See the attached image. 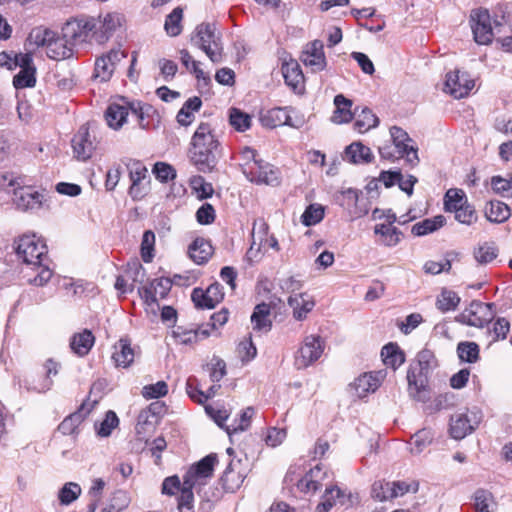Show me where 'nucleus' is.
<instances>
[{"mask_svg":"<svg viewBox=\"0 0 512 512\" xmlns=\"http://www.w3.org/2000/svg\"><path fill=\"white\" fill-rule=\"evenodd\" d=\"M17 256L37 271L31 280L36 286L45 285L52 277V269L48 265V250L45 242L35 234L23 235L19 238L16 247Z\"/></svg>","mask_w":512,"mask_h":512,"instance_id":"f257e3e1","label":"nucleus"},{"mask_svg":"<svg viewBox=\"0 0 512 512\" xmlns=\"http://www.w3.org/2000/svg\"><path fill=\"white\" fill-rule=\"evenodd\" d=\"M218 458L211 453L192 465L183 476L181 495L178 497V512H193V489L207 484L212 478Z\"/></svg>","mask_w":512,"mask_h":512,"instance_id":"f03ea898","label":"nucleus"},{"mask_svg":"<svg viewBox=\"0 0 512 512\" xmlns=\"http://www.w3.org/2000/svg\"><path fill=\"white\" fill-rule=\"evenodd\" d=\"M219 142L208 123H200L191 139L189 150L192 164L200 172H210L216 165L215 152Z\"/></svg>","mask_w":512,"mask_h":512,"instance_id":"7ed1b4c3","label":"nucleus"},{"mask_svg":"<svg viewBox=\"0 0 512 512\" xmlns=\"http://www.w3.org/2000/svg\"><path fill=\"white\" fill-rule=\"evenodd\" d=\"M0 186L12 194V201L19 210H36L42 205V194L31 185H26L25 179L13 172H6L1 176Z\"/></svg>","mask_w":512,"mask_h":512,"instance_id":"20e7f679","label":"nucleus"},{"mask_svg":"<svg viewBox=\"0 0 512 512\" xmlns=\"http://www.w3.org/2000/svg\"><path fill=\"white\" fill-rule=\"evenodd\" d=\"M469 23L476 43L488 45L492 42L496 33H502L505 26V16L492 17L489 10L483 7L472 9Z\"/></svg>","mask_w":512,"mask_h":512,"instance_id":"39448f33","label":"nucleus"},{"mask_svg":"<svg viewBox=\"0 0 512 512\" xmlns=\"http://www.w3.org/2000/svg\"><path fill=\"white\" fill-rule=\"evenodd\" d=\"M191 44L202 50L213 63L223 60L221 34L213 23H201L191 35Z\"/></svg>","mask_w":512,"mask_h":512,"instance_id":"423d86ee","label":"nucleus"},{"mask_svg":"<svg viewBox=\"0 0 512 512\" xmlns=\"http://www.w3.org/2000/svg\"><path fill=\"white\" fill-rule=\"evenodd\" d=\"M434 356L429 350L420 351L407 371L408 390L411 396L420 400L428 390V375Z\"/></svg>","mask_w":512,"mask_h":512,"instance_id":"0eeeda50","label":"nucleus"},{"mask_svg":"<svg viewBox=\"0 0 512 512\" xmlns=\"http://www.w3.org/2000/svg\"><path fill=\"white\" fill-rule=\"evenodd\" d=\"M122 163L128 170L130 186L128 194L134 201H140L150 192L151 178L145 164L137 159L123 158Z\"/></svg>","mask_w":512,"mask_h":512,"instance_id":"6e6552de","label":"nucleus"},{"mask_svg":"<svg viewBox=\"0 0 512 512\" xmlns=\"http://www.w3.org/2000/svg\"><path fill=\"white\" fill-rule=\"evenodd\" d=\"M97 19L81 17L67 21L62 31L63 36L73 44H82L94 40L96 42Z\"/></svg>","mask_w":512,"mask_h":512,"instance_id":"1a4fd4ad","label":"nucleus"},{"mask_svg":"<svg viewBox=\"0 0 512 512\" xmlns=\"http://www.w3.org/2000/svg\"><path fill=\"white\" fill-rule=\"evenodd\" d=\"M294 476L295 471L291 467L286 474L285 481L290 483L296 481L297 489L305 495H313L324 485V481L329 478L328 472L319 464L311 468L299 479H296Z\"/></svg>","mask_w":512,"mask_h":512,"instance_id":"9d476101","label":"nucleus"},{"mask_svg":"<svg viewBox=\"0 0 512 512\" xmlns=\"http://www.w3.org/2000/svg\"><path fill=\"white\" fill-rule=\"evenodd\" d=\"M126 57L127 53L119 47L112 48L96 57L91 76L92 80L98 83L108 82L112 78L119 62Z\"/></svg>","mask_w":512,"mask_h":512,"instance_id":"9b49d317","label":"nucleus"},{"mask_svg":"<svg viewBox=\"0 0 512 512\" xmlns=\"http://www.w3.org/2000/svg\"><path fill=\"white\" fill-rule=\"evenodd\" d=\"M131 113L135 116L139 125L144 128L146 125L143 123V108L140 103H111L106 112L105 118L109 127L117 130L126 122L127 116Z\"/></svg>","mask_w":512,"mask_h":512,"instance_id":"f8f14e48","label":"nucleus"},{"mask_svg":"<svg viewBox=\"0 0 512 512\" xmlns=\"http://www.w3.org/2000/svg\"><path fill=\"white\" fill-rule=\"evenodd\" d=\"M494 318V304L472 301L458 317L457 321L473 327L482 328Z\"/></svg>","mask_w":512,"mask_h":512,"instance_id":"ddd939ff","label":"nucleus"},{"mask_svg":"<svg viewBox=\"0 0 512 512\" xmlns=\"http://www.w3.org/2000/svg\"><path fill=\"white\" fill-rule=\"evenodd\" d=\"M325 341L319 335H308L303 342L296 356V364L299 368H306L316 362L323 354Z\"/></svg>","mask_w":512,"mask_h":512,"instance_id":"4468645a","label":"nucleus"},{"mask_svg":"<svg viewBox=\"0 0 512 512\" xmlns=\"http://www.w3.org/2000/svg\"><path fill=\"white\" fill-rule=\"evenodd\" d=\"M474 85V80L467 72L455 69L446 74L445 91L456 99L466 97Z\"/></svg>","mask_w":512,"mask_h":512,"instance_id":"2eb2a0df","label":"nucleus"},{"mask_svg":"<svg viewBox=\"0 0 512 512\" xmlns=\"http://www.w3.org/2000/svg\"><path fill=\"white\" fill-rule=\"evenodd\" d=\"M60 364L49 359L45 362L41 375H30L24 380L27 390L43 393L53 385L52 376H56L59 371Z\"/></svg>","mask_w":512,"mask_h":512,"instance_id":"dca6fc26","label":"nucleus"},{"mask_svg":"<svg viewBox=\"0 0 512 512\" xmlns=\"http://www.w3.org/2000/svg\"><path fill=\"white\" fill-rule=\"evenodd\" d=\"M245 166V176L251 182L257 184L277 185L279 183V171L268 162L259 160L252 167Z\"/></svg>","mask_w":512,"mask_h":512,"instance_id":"f3484780","label":"nucleus"},{"mask_svg":"<svg viewBox=\"0 0 512 512\" xmlns=\"http://www.w3.org/2000/svg\"><path fill=\"white\" fill-rule=\"evenodd\" d=\"M479 422L480 417L474 412L454 414L450 419V435L457 440L463 439L474 431Z\"/></svg>","mask_w":512,"mask_h":512,"instance_id":"a211bd4d","label":"nucleus"},{"mask_svg":"<svg viewBox=\"0 0 512 512\" xmlns=\"http://www.w3.org/2000/svg\"><path fill=\"white\" fill-rule=\"evenodd\" d=\"M191 298L197 308L213 309L224 299L223 287L220 283L214 282L206 290L195 288Z\"/></svg>","mask_w":512,"mask_h":512,"instance_id":"6ab92c4d","label":"nucleus"},{"mask_svg":"<svg viewBox=\"0 0 512 512\" xmlns=\"http://www.w3.org/2000/svg\"><path fill=\"white\" fill-rule=\"evenodd\" d=\"M17 67L20 71L13 77V86L16 89L32 88L36 85V67L31 53H24L18 59Z\"/></svg>","mask_w":512,"mask_h":512,"instance_id":"aec40b11","label":"nucleus"},{"mask_svg":"<svg viewBox=\"0 0 512 512\" xmlns=\"http://www.w3.org/2000/svg\"><path fill=\"white\" fill-rule=\"evenodd\" d=\"M390 136L396 151L404 154L406 162L411 166L417 165L419 162L417 148L409 144L412 139L408 133L398 126H393L390 128Z\"/></svg>","mask_w":512,"mask_h":512,"instance_id":"412c9836","label":"nucleus"},{"mask_svg":"<svg viewBox=\"0 0 512 512\" xmlns=\"http://www.w3.org/2000/svg\"><path fill=\"white\" fill-rule=\"evenodd\" d=\"M301 60L312 72H320L326 68L327 61L324 53V44L321 40H314L306 44Z\"/></svg>","mask_w":512,"mask_h":512,"instance_id":"4be33fe9","label":"nucleus"},{"mask_svg":"<svg viewBox=\"0 0 512 512\" xmlns=\"http://www.w3.org/2000/svg\"><path fill=\"white\" fill-rule=\"evenodd\" d=\"M125 18L118 12H109L97 20L96 42L105 43L122 26Z\"/></svg>","mask_w":512,"mask_h":512,"instance_id":"5701e85b","label":"nucleus"},{"mask_svg":"<svg viewBox=\"0 0 512 512\" xmlns=\"http://www.w3.org/2000/svg\"><path fill=\"white\" fill-rule=\"evenodd\" d=\"M260 121L264 127L276 128L279 126H289L299 128L300 123L292 121L290 109L288 107H274L261 114Z\"/></svg>","mask_w":512,"mask_h":512,"instance_id":"b1692460","label":"nucleus"},{"mask_svg":"<svg viewBox=\"0 0 512 512\" xmlns=\"http://www.w3.org/2000/svg\"><path fill=\"white\" fill-rule=\"evenodd\" d=\"M172 287V281L169 278L161 277L153 280L149 285L139 290L141 297L149 305L154 304L158 299L165 298Z\"/></svg>","mask_w":512,"mask_h":512,"instance_id":"393cba45","label":"nucleus"},{"mask_svg":"<svg viewBox=\"0 0 512 512\" xmlns=\"http://www.w3.org/2000/svg\"><path fill=\"white\" fill-rule=\"evenodd\" d=\"M72 148L77 159L85 161L89 159L95 150V144L88 129L80 127L72 138Z\"/></svg>","mask_w":512,"mask_h":512,"instance_id":"a878e982","label":"nucleus"},{"mask_svg":"<svg viewBox=\"0 0 512 512\" xmlns=\"http://www.w3.org/2000/svg\"><path fill=\"white\" fill-rule=\"evenodd\" d=\"M144 274L140 263L134 262L128 264L123 275H119L115 281V289L121 294H127L133 291L136 282L140 281L139 275Z\"/></svg>","mask_w":512,"mask_h":512,"instance_id":"bb28decb","label":"nucleus"},{"mask_svg":"<svg viewBox=\"0 0 512 512\" xmlns=\"http://www.w3.org/2000/svg\"><path fill=\"white\" fill-rule=\"evenodd\" d=\"M281 70L285 84L300 93L304 89V75L299 63L296 60L285 61Z\"/></svg>","mask_w":512,"mask_h":512,"instance_id":"cd10ccee","label":"nucleus"},{"mask_svg":"<svg viewBox=\"0 0 512 512\" xmlns=\"http://www.w3.org/2000/svg\"><path fill=\"white\" fill-rule=\"evenodd\" d=\"M384 378L382 371L368 372L360 375L354 382V388L360 398L375 392Z\"/></svg>","mask_w":512,"mask_h":512,"instance_id":"c85d7f7f","label":"nucleus"},{"mask_svg":"<svg viewBox=\"0 0 512 512\" xmlns=\"http://www.w3.org/2000/svg\"><path fill=\"white\" fill-rule=\"evenodd\" d=\"M112 359L116 367L128 368L134 361L135 351L128 338H121L114 345Z\"/></svg>","mask_w":512,"mask_h":512,"instance_id":"c756f323","label":"nucleus"},{"mask_svg":"<svg viewBox=\"0 0 512 512\" xmlns=\"http://www.w3.org/2000/svg\"><path fill=\"white\" fill-rule=\"evenodd\" d=\"M288 305L293 309V316L297 320H303L315 306L314 300L306 293L290 295Z\"/></svg>","mask_w":512,"mask_h":512,"instance_id":"7c9ffc66","label":"nucleus"},{"mask_svg":"<svg viewBox=\"0 0 512 512\" xmlns=\"http://www.w3.org/2000/svg\"><path fill=\"white\" fill-rule=\"evenodd\" d=\"M237 465L239 462L231 461L221 477L222 486L227 492L233 493L238 490L246 478L245 471L236 470Z\"/></svg>","mask_w":512,"mask_h":512,"instance_id":"2f4dec72","label":"nucleus"},{"mask_svg":"<svg viewBox=\"0 0 512 512\" xmlns=\"http://www.w3.org/2000/svg\"><path fill=\"white\" fill-rule=\"evenodd\" d=\"M188 254L194 263L203 265L208 262L213 255V247L208 240L204 238H196L190 244Z\"/></svg>","mask_w":512,"mask_h":512,"instance_id":"473e14b6","label":"nucleus"},{"mask_svg":"<svg viewBox=\"0 0 512 512\" xmlns=\"http://www.w3.org/2000/svg\"><path fill=\"white\" fill-rule=\"evenodd\" d=\"M86 405V403H83L77 411L65 417L64 420L59 424L58 430L63 435H72L77 433L80 424L91 410L90 408H86Z\"/></svg>","mask_w":512,"mask_h":512,"instance_id":"72a5a7b5","label":"nucleus"},{"mask_svg":"<svg viewBox=\"0 0 512 512\" xmlns=\"http://www.w3.org/2000/svg\"><path fill=\"white\" fill-rule=\"evenodd\" d=\"M71 41L68 38L58 37L57 34L49 43L47 48V56L54 60L68 59L73 56L74 51Z\"/></svg>","mask_w":512,"mask_h":512,"instance_id":"f704fd0d","label":"nucleus"},{"mask_svg":"<svg viewBox=\"0 0 512 512\" xmlns=\"http://www.w3.org/2000/svg\"><path fill=\"white\" fill-rule=\"evenodd\" d=\"M95 343L93 333L84 329L79 333H75L70 339V348L79 357L87 355Z\"/></svg>","mask_w":512,"mask_h":512,"instance_id":"c9c22d12","label":"nucleus"},{"mask_svg":"<svg viewBox=\"0 0 512 512\" xmlns=\"http://www.w3.org/2000/svg\"><path fill=\"white\" fill-rule=\"evenodd\" d=\"M220 385H212L206 392L199 388V380L195 376L188 377L186 381V392L188 396L197 403H204L214 397L220 388Z\"/></svg>","mask_w":512,"mask_h":512,"instance_id":"e433bc0d","label":"nucleus"},{"mask_svg":"<svg viewBox=\"0 0 512 512\" xmlns=\"http://www.w3.org/2000/svg\"><path fill=\"white\" fill-rule=\"evenodd\" d=\"M374 233L379 236L378 242L386 247L396 246L403 236L398 228L384 223L376 224Z\"/></svg>","mask_w":512,"mask_h":512,"instance_id":"4c0bfd02","label":"nucleus"},{"mask_svg":"<svg viewBox=\"0 0 512 512\" xmlns=\"http://www.w3.org/2000/svg\"><path fill=\"white\" fill-rule=\"evenodd\" d=\"M335 110L332 115V121L336 124L350 122L354 113L351 111L352 101L342 94H338L334 98Z\"/></svg>","mask_w":512,"mask_h":512,"instance_id":"58836bf2","label":"nucleus"},{"mask_svg":"<svg viewBox=\"0 0 512 512\" xmlns=\"http://www.w3.org/2000/svg\"><path fill=\"white\" fill-rule=\"evenodd\" d=\"M344 159L354 163H370L373 159L371 149L360 142H353L345 149Z\"/></svg>","mask_w":512,"mask_h":512,"instance_id":"ea45409f","label":"nucleus"},{"mask_svg":"<svg viewBox=\"0 0 512 512\" xmlns=\"http://www.w3.org/2000/svg\"><path fill=\"white\" fill-rule=\"evenodd\" d=\"M202 100L198 96L189 98L177 114V122L182 126H189L195 119L194 113L199 111Z\"/></svg>","mask_w":512,"mask_h":512,"instance_id":"a19ab883","label":"nucleus"},{"mask_svg":"<svg viewBox=\"0 0 512 512\" xmlns=\"http://www.w3.org/2000/svg\"><path fill=\"white\" fill-rule=\"evenodd\" d=\"M354 115V127L359 133H365L376 127L379 123L378 117L367 107L362 108L360 112L356 108Z\"/></svg>","mask_w":512,"mask_h":512,"instance_id":"79ce46f5","label":"nucleus"},{"mask_svg":"<svg viewBox=\"0 0 512 512\" xmlns=\"http://www.w3.org/2000/svg\"><path fill=\"white\" fill-rule=\"evenodd\" d=\"M381 356L386 366L396 370L405 362V355L396 343H388L381 350Z\"/></svg>","mask_w":512,"mask_h":512,"instance_id":"37998d69","label":"nucleus"},{"mask_svg":"<svg viewBox=\"0 0 512 512\" xmlns=\"http://www.w3.org/2000/svg\"><path fill=\"white\" fill-rule=\"evenodd\" d=\"M270 305L267 303H260L256 305L251 315V322L253 329L257 331H268L271 328Z\"/></svg>","mask_w":512,"mask_h":512,"instance_id":"c03bdc74","label":"nucleus"},{"mask_svg":"<svg viewBox=\"0 0 512 512\" xmlns=\"http://www.w3.org/2000/svg\"><path fill=\"white\" fill-rule=\"evenodd\" d=\"M445 223L446 218L443 215H437L414 224L412 226L411 232L415 236H424L437 231L443 227Z\"/></svg>","mask_w":512,"mask_h":512,"instance_id":"a18cd8bd","label":"nucleus"},{"mask_svg":"<svg viewBox=\"0 0 512 512\" xmlns=\"http://www.w3.org/2000/svg\"><path fill=\"white\" fill-rule=\"evenodd\" d=\"M338 502L342 505L344 504L343 492L337 486L327 487L322 501L316 507V511L328 512Z\"/></svg>","mask_w":512,"mask_h":512,"instance_id":"49530a36","label":"nucleus"},{"mask_svg":"<svg viewBox=\"0 0 512 512\" xmlns=\"http://www.w3.org/2000/svg\"><path fill=\"white\" fill-rule=\"evenodd\" d=\"M510 208L501 201H490L486 207V217L490 222L502 223L509 219Z\"/></svg>","mask_w":512,"mask_h":512,"instance_id":"de8ad7c7","label":"nucleus"},{"mask_svg":"<svg viewBox=\"0 0 512 512\" xmlns=\"http://www.w3.org/2000/svg\"><path fill=\"white\" fill-rule=\"evenodd\" d=\"M460 303V297L453 290L444 288L441 290L440 294L436 300V307L442 313H446L449 311H454L457 309Z\"/></svg>","mask_w":512,"mask_h":512,"instance_id":"09e8293b","label":"nucleus"},{"mask_svg":"<svg viewBox=\"0 0 512 512\" xmlns=\"http://www.w3.org/2000/svg\"><path fill=\"white\" fill-rule=\"evenodd\" d=\"M456 351L462 362L476 363L480 358L479 345L472 341L459 342Z\"/></svg>","mask_w":512,"mask_h":512,"instance_id":"8fccbe9b","label":"nucleus"},{"mask_svg":"<svg viewBox=\"0 0 512 512\" xmlns=\"http://www.w3.org/2000/svg\"><path fill=\"white\" fill-rule=\"evenodd\" d=\"M180 60L183 66L193 73L198 81H203L205 84H207L210 81L209 76L205 74V72L200 68V62L193 59V57L190 55V53L182 49L180 51Z\"/></svg>","mask_w":512,"mask_h":512,"instance_id":"3c124183","label":"nucleus"},{"mask_svg":"<svg viewBox=\"0 0 512 512\" xmlns=\"http://www.w3.org/2000/svg\"><path fill=\"white\" fill-rule=\"evenodd\" d=\"M433 433L429 429H421L417 431L410 439V451L414 454H420L431 444Z\"/></svg>","mask_w":512,"mask_h":512,"instance_id":"603ef678","label":"nucleus"},{"mask_svg":"<svg viewBox=\"0 0 512 512\" xmlns=\"http://www.w3.org/2000/svg\"><path fill=\"white\" fill-rule=\"evenodd\" d=\"M268 230H269V226L263 218H258L256 220H254L253 229H252V243H251L250 249L248 251V255L253 254L254 248L257 244V242H256L257 239L259 240V244H258L256 251L257 252L260 251L265 237L268 236Z\"/></svg>","mask_w":512,"mask_h":512,"instance_id":"864d4df0","label":"nucleus"},{"mask_svg":"<svg viewBox=\"0 0 512 512\" xmlns=\"http://www.w3.org/2000/svg\"><path fill=\"white\" fill-rule=\"evenodd\" d=\"M209 334L206 329L184 330L182 327H177L173 330V335L177 341L186 345L196 343L200 338L208 337Z\"/></svg>","mask_w":512,"mask_h":512,"instance_id":"5fc2aeb1","label":"nucleus"},{"mask_svg":"<svg viewBox=\"0 0 512 512\" xmlns=\"http://www.w3.org/2000/svg\"><path fill=\"white\" fill-rule=\"evenodd\" d=\"M182 18L183 10L180 7H176L165 19L164 29L166 33L171 37L178 36L182 31Z\"/></svg>","mask_w":512,"mask_h":512,"instance_id":"6e6d98bb","label":"nucleus"},{"mask_svg":"<svg viewBox=\"0 0 512 512\" xmlns=\"http://www.w3.org/2000/svg\"><path fill=\"white\" fill-rule=\"evenodd\" d=\"M252 118L249 114L237 108L229 111V123L238 132H245L251 127Z\"/></svg>","mask_w":512,"mask_h":512,"instance_id":"4d7b16f0","label":"nucleus"},{"mask_svg":"<svg viewBox=\"0 0 512 512\" xmlns=\"http://www.w3.org/2000/svg\"><path fill=\"white\" fill-rule=\"evenodd\" d=\"M466 203V195L461 189H449L444 196V208L448 212H454Z\"/></svg>","mask_w":512,"mask_h":512,"instance_id":"13d9d810","label":"nucleus"},{"mask_svg":"<svg viewBox=\"0 0 512 512\" xmlns=\"http://www.w3.org/2000/svg\"><path fill=\"white\" fill-rule=\"evenodd\" d=\"M55 35L56 33L51 29L44 27H36L31 30L28 39L37 47L45 46L46 48H48L49 43L53 40Z\"/></svg>","mask_w":512,"mask_h":512,"instance_id":"bf43d9fd","label":"nucleus"},{"mask_svg":"<svg viewBox=\"0 0 512 512\" xmlns=\"http://www.w3.org/2000/svg\"><path fill=\"white\" fill-rule=\"evenodd\" d=\"M81 487L78 483L67 482L59 490L58 499L62 505H70L81 495Z\"/></svg>","mask_w":512,"mask_h":512,"instance_id":"052dcab7","label":"nucleus"},{"mask_svg":"<svg viewBox=\"0 0 512 512\" xmlns=\"http://www.w3.org/2000/svg\"><path fill=\"white\" fill-rule=\"evenodd\" d=\"M324 218V208L319 204L309 205L301 216L303 225L309 227L318 224Z\"/></svg>","mask_w":512,"mask_h":512,"instance_id":"680f3d73","label":"nucleus"},{"mask_svg":"<svg viewBox=\"0 0 512 512\" xmlns=\"http://www.w3.org/2000/svg\"><path fill=\"white\" fill-rule=\"evenodd\" d=\"M254 413L255 411L253 407H247L246 409H244L241 412L239 419H236L231 426L226 427L227 433L231 435L233 433L248 429V427L251 424V419Z\"/></svg>","mask_w":512,"mask_h":512,"instance_id":"e2e57ef3","label":"nucleus"},{"mask_svg":"<svg viewBox=\"0 0 512 512\" xmlns=\"http://www.w3.org/2000/svg\"><path fill=\"white\" fill-rule=\"evenodd\" d=\"M476 512H492L494 507L493 496L489 491L479 489L474 494Z\"/></svg>","mask_w":512,"mask_h":512,"instance_id":"0e129e2a","label":"nucleus"},{"mask_svg":"<svg viewBox=\"0 0 512 512\" xmlns=\"http://www.w3.org/2000/svg\"><path fill=\"white\" fill-rule=\"evenodd\" d=\"M155 234L151 230L143 233L141 241V257L145 263L152 261L154 257Z\"/></svg>","mask_w":512,"mask_h":512,"instance_id":"69168bd1","label":"nucleus"},{"mask_svg":"<svg viewBox=\"0 0 512 512\" xmlns=\"http://www.w3.org/2000/svg\"><path fill=\"white\" fill-rule=\"evenodd\" d=\"M152 173L155 178L162 183H167L169 180L176 178V170L174 167L165 162H156L152 168Z\"/></svg>","mask_w":512,"mask_h":512,"instance_id":"338daca9","label":"nucleus"},{"mask_svg":"<svg viewBox=\"0 0 512 512\" xmlns=\"http://www.w3.org/2000/svg\"><path fill=\"white\" fill-rule=\"evenodd\" d=\"M491 187L495 193L502 197H512V176L508 178L493 176L491 178Z\"/></svg>","mask_w":512,"mask_h":512,"instance_id":"774afa93","label":"nucleus"}]
</instances>
